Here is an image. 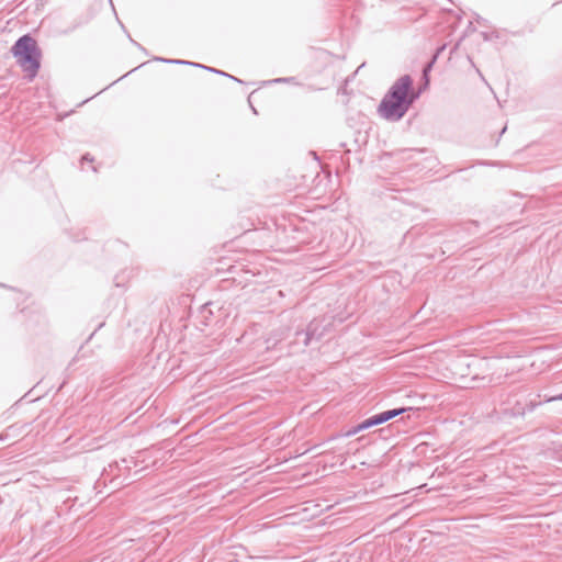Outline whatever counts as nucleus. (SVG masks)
<instances>
[{
	"instance_id": "nucleus-7",
	"label": "nucleus",
	"mask_w": 562,
	"mask_h": 562,
	"mask_svg": "<svg viewBox=\"0 0 562 562\" xmlns=\"http://www.w3.org/2000/svg\"><path fill=\"white\" fill-rule=\"evenodd\" d=\"M363 427H360V423L351 428H349L347 431L340 434V435H337L335 436L334 438H339V437H352L355 435H357L358 432L360 431H363Z\"/></svg>"
},
{
	"instance_id": "nucleus-12",
	"label": "nucleus",
	"mask_w": 562,
	"mask_h": 562,
	"mask_svg": "<svg viewBox=\"0 0 562 562\" xmlns=\"http://www.w3.org/2000/svg\"><path fill=\"white\" fill-rule=\"evenodd\" d=\"M82 160H87V161H93V158L89 156V154L85 155L82 157Z\"/></svg>"
},
{
	"instance_id": "nucleus-13",
	"label": "nucleus",
	"mask_w": 562,
	"mask_h": 562,
	"mask_svg": "<svg viewBox=\"0 0 562 562\" xmlns=\"http://www.w3.org/2000/svg\"><path fill=\"white\" fill-rule=\"evenodd\" d=\"M11 428H12V427H8L7 432H5L4 435H2V436H1V440H3V439H4V436H5V437H7V436H9V431L11 430Z\"/></svg>"
},
{
	"instance_id": "nucleus-2",
	"label": "nucleus",
	"mask_w": 562,
	"mask_h": 562,
	"mask_svg": "<svg viewBox=\"0 0 562 562\" xmlns=\"http://www.w3.org/2000/svg\"><path fill=\"white\" fill-rule=\"evenodd\" d=\"M11 52L16 58L18 65L25 72V77L32 81L40 70L42 59V52L36 40L30 34H25L14 43Z\"/></svg>"
},
{
	"instance_id": "nucleus-5",
	"label": "nucleus",
	"mask_w": 562,
	"mask_h": 562,
	"mask_svg": "<svg viewBox=\"0 0 562 562\" xmlns=\"http://www.w3.org/2000/svg\"><path fill=\"white\" fill-rule=\"evenodd\" d=\"M155 60L161 61V63H167V64L193 66V67L205 69V70L214 72V74H216V71H217V69H215V68L204 66L202 64H198V63H193V61L182 60V59H168V58H162V57H156Z\"/></svg>"
},
{
	"instance_id": "nucleus-17",
	"label": "nucleus",
	"mask_w": 562,
	"mask_h": 562,
	"mask_svg": "<svg viewBox=\"0 0 562 562\" xmlns=\"http://www.w3.org/2000/svg\"><path fill=\"white\" fill-rule=\"evenodd\" d=\"M528 527H533V525H529ZM535 527H541L540 524L535 525Z\"/></svg>"
},
{
	"instance_id": "nucleus-14",
	"label": "nucleus",
	"mask_w": 562,
	"mask_h": 562,
	"mask_svg": "<svg viewBox=\"0 0 562 562\" xmlns=\"http://www.w3.org/2000/svg\"><path fill=\"white\" fill-rule=\"evenodd\" d=\"M562 400V393L558 396L552 397V401Z\"/></svg>"
},
{
	"instance_id": "nucleus-4",
	"label": "nucleus",
	"mask_w": 562,
	"mask_h": 562,
	"mask_svg": "<svg viewBox=\"0 0 562 562\" xmlns=\"http://www.w3.org/2000/svg\"><path fill=\"white\" fill-rule=\"evenodd\" d=\"M411 409H412L411 407H400V408H393V409H389V411L375 414V415L364 419L363 422H361L360 427H363V429L367 430L371 427L382 425V424L402 415L406 411H411Z\"/></svg>"
},
{
	"instance_id": "nucleus-1",
	"label": "nucleus",
	"mask_w": 562,
	"mask_h": 562,
	"mask_svg": "<svg viewBox=\"0 0 562 562\" xmlns=\"http://www.w3.org/2000/svg\"><path fill=\"white\" fill-rule=\"evenodd\" d=\"M419 92L413 89V79L409 75L400 77L381 100L378 113L390 122H397L418 99Z\"/></svg>"
},
{
	"instance_id": "nucleus-15",
	"label": "nucleus",
	"mask_w": 562,
	"mask_h": 562,
	"mask_svg": "<svg viewBox=\"0 0 562 562\" xmlns=\"http://www.w3.org/2000/svg\"><path fill=\"white\" fill-rule=\"evenodd\" d=\"M475 20H476V22H479V23H481V21H484V20H483L481 16H479V15L476 16V19H475Z\"/></svg>"
},
{
	"instance_id": "nucleus-10",
	"label": "nucleus",
	"mask_w": 562,
	"mask_h": 562,
	"mask_svg": "<svg viewBox=\"0 0 562 562\" xmlns=\"http://www.w3.org/2000/svg\"><path fill=\"white\" fill-rule=\"evenodd\" d=\"M482 37L484 38V41H490L493 37H497V35L495 34V32H492V33L482 32Z\"/></svg>"
},
{
	"instance_id": "nucleus-16",
	"label": "nucleus",
	"mask_w": 562,
	"mask_h": 562,
	"mask_svg": "<svg viewBox=\"0 0 562 562\" xmlns=\"http://www.w3.org/2000/svg\"><path fill=\"white\" fill-rule=\"evenodd\" d=\"M131 41H132V42H133L137 47L142 48V47H140V45H139V43H136V42H135V41H133L132 38H131Z\"/></svg>"
},
{
	"instance_id": "nucleus-6",
	"label": "nucleus",
	"mask_w": 562,
	"mask_h": 562,
	"mask_svg": "<svg viewBox=\"0 0 562 562\" xmlns=\"http://www.w3.org/2000/svg\"><path fill=\"white\" fill-rule=\"evenodd\" d=\"M413 154H414L413 149L403 148V149L395 150V151L391 153L390 155L400 160H408L413 157Z\"/></svg>"
},
{
	"instance_id": "nucleus-3",
	"label": "nucleus",
	"mask_w": 562,
	"mask_h": 562,
	"mask_svg": "<svg viewBox=\"0 0 562 562\" xmlns=\"http://www.w3.org/2000/svg\"><path fill=\"white\" fill-rule=\"evenodd\" d=\"M331 325V321L326 317L314 318L305 330H296L295 336H303V346L307 347L313 340L319 341L329 331Z\"/></svg>"
},
{
	"instance_id": "nucleus-8",
	"label": "nucleus",
	"mask_w": 562,
	"mask_h": 562,
	"mask_svg": "<svg viewBox=\"0 0 562 562\" xmlns=\"http://www.w3.org/2000/svg\"><path fill=\"white\" fill-rule=\"evenodd\" d=\"M445 49V46H441L440 48H438L436 55L434 56V58L431 59V61H429L425 67H424V70H423V74H424V77L427 79L428 77V71H430L432 65L435 64L436 61V58L437 56ZM428 81L426 80V83Z\"/></svg>"
},
{
	"instance_id": "nucleus-11",
	"label": "nucleus",
	"mask_w": 562,
	"mask_h": 562,
	"mask_svg": "<svg viewBox=\"0 0 562 562\" xmlns=\"http://www.w3.org/2000/svg\"><path fill=\"white\" fill-rule=\"evenodd\" d=\"M216 74H217V75H221V76H225V77H227V78H231V79H233V80H235V81L241 82L239 79H237V78H235L234 76L228 75V74H226V72H224V71H222V70H218V69H217Z\"/></svg>"
},
{
	"instance_id": "nucleus-9",
	"label": "nucleus",
	"mask_w": 562,
	"mask_h": 562,
	"mask_svg": "<svg viewBox=\"0 0 562 562\" xmlns=\"http://www.w3.org/2000/svg\"><path fill=\"white\" fill-rule=\"evenodd\" d=\"M272 82H274V83H296V78L295 77H282V78H277V79L272 80Z\"/></svg>"
}]
</instances>
